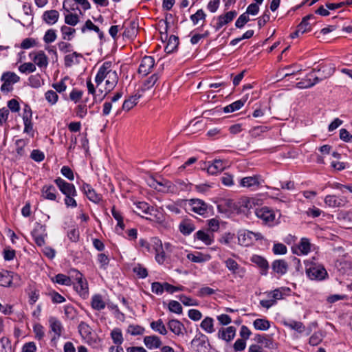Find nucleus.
Returning a JSON list of instances; mask_svg holds the SVG:
<instances>
[{
	"mask_svg": "<svg viewBox=\"0 0 352 352\" xmlns=\"http://www.w3.org/2000/svg\"><path fill=\"white\" fill-rule=\"evenodd\" d=\"M20 80V77L12 72H6L3 73L1 76V81L2 85L1 86V91L3 92H10L12 90L13 85Z\"/></svg>",
	"mask_w": 352,
	"mask_h": 352,
	"instance_id": "nucleus-3",
	"label": "nucleus"
},
{
	"mask_svg": "<svg viewBox=\"0 0 352 352\" xmlns=\"http://www.w3.org/2000/svg\"><path fill=\"white\" fill-rule=\"evenodd\" d=\"M168 309L170 311L177 314H182V307L180 303L176 300H170L169 302Z\"/></svg>",
	"mask_w": 352,
	"mask_h": 352,
	"instance_id": "nucleus-55",
	"label": "nucleus"
},
{
	"mask_svg": "<svg viewBox=\"0 0 352 352\" xmlns=\"http://www.w3.org/2000/svg\"><path fill=\"white\" fill-rule=\"evenodd\" d=\"M236 329L234 327L221 328L218 331V338L226 342L231 341L235 336Z\"/></svg>",
	"mask_w": 352,
	"mask_h": 352,
	"instance_id": "nucleus-25",
	"label": "nucleus"
},
{
	"mask_svg": "<svg viewBox=\"0 0 352 352\" xmlns=\"http://www.w3.org/2000/svg\"><path fill=\"white\" fill-rule=\"evenodd\" d=\"M239 184L241 187L256 190L262 186L261 178L258 176L245 177L240 179Z\"/></svg>",
	"mask_w": 352,
	"mask_h": 352,
	"instance_id": "nucleus-8",
	"label": "nucleus"
},
{
	"mask_svg": "<svg viewBox=\"0 0 352 352\" xmlns=\"http://www.w3.org/2000/svg\"><path fill=\"white\" fill-rule=\"evenodd\" d=\"M252 208L255 214L260 219H264V198L262 195H257L252 197Z\"/></svg>",
	"mask_w": 352,
	"mask_h": 352,
	"instance_id": "nucleus-11",
	"label": "nucleus"
},
{
	"mask_svg": "<svg viewBox=\"0 0 352 352\" xmlns=\"http://www.w3.org/2000/svg\"><path fill=\"white\" fill-rule=\"evenodd\" d=\"M29 56L35 66L37 65L41 70L47 67L49 58L43 50L31 52Z\"/></svg>",
	"mask_w": 352,
	"mask_h": 352,
	"instance_id": "nucleus-6",
	"label": "nucleus"
},
{
	"mask_svg": "<svg viewBox=\"0 0 352 352\" xmlns=\"http://www.w3.org/2000/svg\"><path fill=\"white\" fill-rule=\"evenodd\" d=\"M73 2L80 5L85 10H87L91 8V5L88 0H64L63 8H65L66 6H71Z\"/></svg>",
	"mask_w": 352,
	"mask_h": 352,
	"instance_id": "nucleus-46",
	"label": "nucleus"
},
{
	"mask_svg": "<svg viewBox=\"0 0 352 352\" xmlns=\"http://www.w3.org/2000/svg\"><path fill=\"white\" fill-rule=\"evenodd\" d=\"M274 254H285L287 253V247L280 243H275L272 248Z\"/></svg>",
	"mask_w": 352,
	"mask_h": 352,
	"instance_id": "nucleus-59",
	"label": "nucleus"
},
{
	"mask_svg": "<svg viewBox=\"0 0 352 352\" xmlns=\"http://www.w3.org/2000/svg\"><path fill=\"white\" fill-rule=\"evenodd\" d=\"M226 267L234 274L243 277L245 274V270L241 267L239 264L232 258H228L225 261Z\"/></svg>",
	"mask_w": 352,
	"mask_h": 352,
	"instance_id": "nucleus-19",
	"label": "nucleus"
},
{
	"mask_svg": "<svg viewBox=\"0 0 352 352\" xmlns=\"http://www.w3.org/2000/svg\"><path fill=\"white\" fill-rule=\"evenodd\" d=\"M284 325L290 328L291 329L295 330L298 333H302L305 331V327L301 322L295 320H287L284 321Z\"/></svg>",
	"mask_w": 352,
	"mask_h": 352,
	"instance_id": "nucleus-42",
	"label": "nucleus"
},
{
	"mask_svg": "<svg viewBox=\"0 0 352 352\" xmlns=\"http://www.w3.org/2000/svg\"><path fill=\"white\" fill-rule=\"evenodd\" d=\"M57 35L56 33V30L53 29H50L45 32L43 36V41L45 43H51L55 41Z\"/></svg>",
	"mask_w": 352,
	"mask_h": 352,
	"instance_id": "nucleus-54",
	"label": "nucleus"
},
{
	"mask_svg": "<svg viewBox=\"0 0 352 352\" xmlns=\"http://www.w3.org/2000/svg\"><path fill=\"white\" fill-rule=\"evenodd\" d=\"M150 327L152 330L159 333L161 335L164 336L167 334V329L161 319L151 322Z\"/></svg>",
	"mask_w": 352,
	"mask_h": 352,
	"instance_id": "nucleus-34",
	"label": "nucleus"
},
{
	"mask_svg": "<svg viewBox=\"0 0 352 352\" xmlns=\"http://www.w3.org/2000/svg\"><path fill=\"white\" fill-rule=\"evenodd\" d=\"M236 11H230L218 16L216 28L217 30L221 28L225 25L231 22L236 16Z\"/></svg>",
	"mask_w": 352,
	"mask_h": 352,
	"instance_id": "nucleus-21",
	"label": "nucleus"
},
{
	"mask_svg": "<svg viewBox=\"0 0 352 352\" xmlns=\"http://www.w3.org/2000/svg\"><path fill=\"white\" fill-rule=\"evenodd\" d=\"M157 184L156 190L162 192H173L175 191V186L173 184L164 178L160 177L157 179Z\"/></svg>",
	"mask_w": 352,
	"mask_h": 352,
	"instance_id": "nucleus-26",
	"label": "nucleus"
},
{
	"mask_svg": "<svg viewBox=\"0 0 352 352\" xmlns=\"http://www.w3.org/2000/svg\"><path fill=\"white\" fill-rule=\"evenodd\" d=\"M195 236L198 240L201 241L206 245H210L213 242L212 237L205 231L199 230L196 232Z\"/></svg>",
	"mask_w": 352,
	"mask_h": 352,
	"instance_id": "nucleus-45",
	"label": "nucleus"
},
{
	"mask_svg": "<svg viewBox=\"0 0 352 352\" xmlns=\"http://www.w3.org/2000/svg\"><path fill=\"white\" fill-rule=\"evenodd\" d=\"M140 98V95L139 94H135L130 96L128 99L124 101L122 109L126 111H129L138 104Z\"/></svg>",
	"mask_w": 352,
	"mask_h": 352,
	"instance_id": "nucleus-32",
	"label": "nucleus"
},
{
	"mask_svg": "<svg viewBox=\"0 0 352 352\" xmlns=\"http://www.w3.org/2000/svg\"><path fill=\"white\" fill-rule=\"evenodd\" d=\"M348 201L346 197H338L336 195H327L324 198V203L331 208L343 207L347 204Z\"/></svg>",
	"mask_w": 352,
	"mask_h": 352,
	"instance_id": "nucleus-14",
	"label": "nucleus"
},
{
	"mask_svg": "<svg viewBox=\"0 0 352 352\" xmlns=\"http://www.w3.org/2000/svg\"><path fill=\"white\" fill-rule=\"evenodd\" d=\"M179 39L178 37L175 35H171L168 41V43L165 47V51L167 53L173 52L178 46Z\"/></svg>",
	"mask_w": 352,
	"mask_h": 352,
	"instance_id": "nucleus-44",
	"label": "nucleus"
},
{
	"mask_svg": "<svg viewBox=\"0 0 352 352\" xmlns=\"http://www.w3.org/2000/svg\"><path fill=\"white\" fill-rule=\"evenodd\" d=\"M155 60L152 56H145L141 60L140 65L138 69V73L142 76H146L151 72L154 67Z\"/></svg>",
	"mask_w": 352,
	"mask_h": 352,
	"instance_id": "nucleus-12",
	"label": "nucleus"
},
{
	"mask_svg": "<svg viewBox=\"0 0 352 352\" xmlns=\"http://www.w3.org/2000/svg\"><path fill=\"white\" fill-rule=\"evenodd\" d=\"M272 268L276 274L283 276L287 272L288 264L284 259H277L272 263Z\"/></svg>",
	"mask_w": 352,
	"mask_h": 352,
	"instance_id": "nucleus-22",
	"label": "nucleus"
},
{
	"mask_svg": "<svg viewBox=\"0 0 352 352\" xmlns=\"http://www.w3.org/2000/svg\"><path fill=\"white\" fill-rule=\"evenodd\" d=\"M52 280L58 284L67 286L71 285L72 283L71 278L63 274H57L52 278Z\"/></svg>",
	"mask_w": 352,
	"mask_h": 352,
	"instance_id": "nucleus-47",
	"label": "nucleus"
},
{
	"mask_svg": "<svg viewBox=\"0 0 352 352\" xmlns=\"http://www.w3.org/2000/svg\"><path fill=\"white\" fill-rule=\"evenodd\" d=\"M187 258L192 262L201 263H205L210 260L211 256L209 254H204L199 252L195 253H189L186 256Z\"/></svg>",
	"mask_w": 352,
	"mask_h": 352,
	"instance_id": "nucleus-27",
	"label": "nucleus"
},
{
	"mask_svg": "<svg viewBox=\"0 0 352 352\" xmlns=\"http://www.w3.org/2000/svg\"><path fill=\"white\" fill-rule=\"evenodd\" d=\"M162 247V241L157 237H153L148 241L149 250H147V252L150 253L159 252Z\"/></svg>",
	"mask_w": 352,
	"mask_h": 352,
	"instance_id": "nucleus-40",
	"label": "nucleus"
},
{
	"mask_svg": "<svg viewBox=\"0 0 352 352\" xmlns=\"http://www.w3.org/2000/svg\"><path fill=\"white\" fill-rule=\"evenodd\" d=\"M111 338L116 345H122L124 338L121 329L119 328L113 329L111 332Z\"/></svg>",
	"mask_w": 352,
	"mask_h": 352,
	"instance_id": "nucleus-41",
	"label": "nucleus"
},
{
	"mask_svg": "<svg viewBox=\"0 0 352 352\" xmlns=\"http://www.w3.org/2000/svg\"><path fill=\"white\" fill-rule=\"evenodd\" d=\"M105 80V89L107 93L112 91L118 81V76L115 70L111 69V63L105 62L99 68L95 77L97 86Z\"/></svg>",
	"mask_w": 352,
	"mask_h": 352,
	"instance_id": "nucleus-1",
	"label": "nucleus"
},
{
	"mask_svg": "<svg viewBox=\"0 0 352 352\" xmlns=\"http://www.w3.org/2000/svg\"><path fill=\"white\" fill-rule=\"evenodd\" d=\"M81 190L89 201L95 204H98L102 200V195L98 194L89 184L83 183L81 186Z\"/></svg>",
	"mask_w": 352,
	"mask_h": 352,
	"instance_id": "nucleus-13",
	"label": "nucleus"
},
{
	"mask_svg": "<svg viewBox=\"0 0 352 352\" xmlns=\"http://www.w3.org/2000/svg\"><path fill=\"white\" fill-rule=\"evenodd\" d=\"M59 18V13L56 10L45 11L43 14V19L49 25L56 23Z\"/></svg>",
	"mask_w": 352,
	"mask_h": 352,
	"instance_id": "nucleus-29",
	"label": "nucleus"
},
{
	"mask_svg": "<svg viewBox=\"0 0 352 352\" xmlns=\"http://www.w3.org/2000/svg\"><path fill=\"white\" fill-rule=\"evenodd\" d=\"M311 250V243L307 238H302L296 248H293V253L298 255H307Z\"/></svg>",
	"mask_w": 352,
	"mask_h": 352,
	"instance_id": "nucleus-18",
	"label": "nucleus"
},
{
	"mask_svg": "<svg viewBox=\"0 0 352 352\" xmlns=\"http://www.w3.org/2000/svg\"><path fill=\"white\" fill-rule=\"evenodd\" d=\"M76 116L80 118H84L87 114V107L85 104H79L75 109Z\"/></svg>",
	"mask_w": 352,
	"mask_h": 352,
	"instance_id": "nucleus-60",
	"label": "nucleus"
},
{
	"mask_svg": "<svg viewBox=\"0 0 352 352\" xmlns=\"http://www.w3.org/2000/svg\"><path fill=\"white\" fill-rule=\"evenodd\" d=\"M224 169V164L220 160H214L207 167V171L210 175H215Z\"/></svg>",
	"mask_w": 352,
	"mask_h": 352,
	"instance_id": "nucleus-31",
	"label": "nucleus"
},
{
	"mask_svg": "<svg viewBox=\"0 0 352 352\" xmlns=\"http://www.w3.org/2000/svg\"><path fill=\"white\" fill-rule=\"evenodd\" d=\"M312 19H314V14H308L302 18L301 23L297 27L298 31L301 32V34L309 32L311 30V25L309 23V21Z\"/></svg>",
	"mask_w": 352,
	"mask_h": 352,
	"instance_id": "nucleus-30",
	"label": "nucleus"
},
{
	"mask_svg": "<svg viewBox=\"0 0 352 352\" xmlns=\"http://www.w3.org/2000/svg\"><path fill=\"white\" fill-rule=\"evenodd\" d=\"M65 22L67 25L75 26L79 22V17L76 14L68 13L65 16Z\"/></svg>",
	"mask_w": 352,
	"mask_h": 352,
	"instance_id": "nucleus-52",
	"label": "nucleus"
},
{
	"mask_svg": "<svg viewBox=\"0 0 352 352\" xmlns=\"http://www.w3.org/2000/svg\"><path fill=\"white\" fill-rule=\"evenodd\" d=\"M41 196L47 200L56 201L57 191L53 185H45L43 186L41 190Z\"/></svg>",
	"mask_w": 352,
	"mask_h": 352,
	"instance_id": "nucleus-23",
	"label": "nucleus"
},
{
	"mask_svg": "<svg viewBox=\"0 0 352 352\" xmlns=\"http://www.w3.org/2000/svg\"><path fill=\"white\" fill-rule=\"evenodd\" d=\"M206 337L201 334L195 337L191 342L192 346L197 352H207Z\"/></svg>",
	"mask_w": 352,
	"mask_h": 352,
	"instance_id": "nucleus-20",
	"label": "nucleus"
},
{
	"mask_svg": "<svg viewBox=\"0 0 352 352\" xmlns=\"http://www.w3.org/2000/svg\"><path fill=\"white\" fill-rule=\"evenodd\" d=\"M245 104V100H239L232 104H230L223 107V112L225 113H232L237 110H239Z\"/></svg>",
	"mask_w": 352,
	"mask_h": 352,
	"instance_id": "nucleus-43",
	"label": "nucleus"
},
{
	"mask_svg": "<svg viewBox=\"0 0 352 352\" xmlns=\"http://www.w3.org/2000/svg\"><path fill=\"white\" fill-rule=\"evenodd\" d=\"M54 183L60 191L65 195H77V191L73 184L67 182L61 177H58L54 180Z\"/></svg>",
	"mask_w": 352,
	"mask_h": 352,
	"instance_id": "nucleus-7",
	"label": "nucleus"
},
{
	"mask_svg": "<svg viewBox=\"0 0 352 352\" xmlns=\"http://www.w3.org/2000/svg\"><path fill=\"white\" fill-rule=\"evenodd\" d=\"M261 238V235L249 230H242L238 233V241L241 245L249 246L255 241Z\"/></svg>",
	"mask_w": 352,
	"mask_h": 352,
	"instance_id": "nucleus-5",
	"label": "nucleus"
},
{
	"mask_svg": "<svg viewBox=\"0 0 352 352\" xmlns=\"http://www.w3.org/2000/svg\"><path fill=\"white\" fill-rule=\"evenodd\" d=\"M201 328L207 333L214 332V320L210 317L205 318L201 322Z\"/></svg>",
	"mask_w": 352,
	"mask_h": 352,
	"instance_id": "nucleus-36",
	"label": "nucleus"
},
{
	"mask_svg": "<svg viewBox=\"0 0 352 352\" xmlns=\"http://www.w3.org/2000/svg\"><path fill=\"white\" fill-rule=\"evenodd\" d=\"M60 32L62 33L63 38L64 40L70 41L72 40L74 34H75L76 30L74 28L63 25L60 28Z\"/></svg>",
	"mask_w": 352,
	"mask_h": 352,
	"instance_id": "nucleus-48",
	"label": "nucleus"
},
{
	"mask_svg": "<svg viewBox=\"0 0 352 352\" xmlns=\"http://www.w3.org/2000/svg\"><path fill=\"white\" fill-rule=\"evenodd\" d=\"M169 329L175 335H180L182 333L184 325L177 320H170L168 323Z\"/></svg>",
	"mask_w": 352,
	"mask_h": 352,
	"instance_id": "nucleus-38",
	"label": "nucleus"
},
{
	"mask_svg": "<svg viewBox=\"0 0 352 352\" xmlns=\"http://www.w3.org/2000/svg\"><path fill=\"white\" fill-rule=\"evenodd\" d=\"M145 331V329L140 325L130 324L126 330V332L131 336L142 335Z\"/></svg>",
	"mask_w": 352,
	"mask_h": 352,
	"instance_id": "nucleus-49",
	"label": "nucleus"
},
{
	"mask_svg": "<svg viewBox=\"0 0 352 352\" xmlns=\"http://www.w3.org/2000/svg\"><path fill=\"white\" fill-rule=\"evenodd\" d=\"M111 213L113 218L118 221L117 226L116 228L117 232H122L124 228L122 214L119 211L116 210L114 206L111 209Z\"/></svg>",
	"mask_w": 352,
	"mask_h": 352,
	"instance_id": "nucleus-39",
	"label": "nucleus"
},
{
	"mask_svg": "<svg viewBox=\"0 0 352 352\" xmlns=\"http://www.w3.org/2000/svg\"><path fill=\"white\" fill-rule=\"evenodd\" d=\"M307 274L311 280H322L327 276V272L321 265H312L307 270Z\"/></svg>",
	"mask_w": 352,
	"mask_h": 352,
	"instance_id": "nucleus-9",
	"label": "nucleus"
},
{
	"mask_svg": "<svg viewBox=\"0 0 352 352\" xmlns=\"http://www.w3.org/2000/svg\"><path fill=\"white\" fill-rule=\"evenodd\" d=\"M22 118L23 122L31 121L32 119V111L30 107L25 104L23 109Z\"/></svg>",
	"mask_w": 352,
	"mask_h": 352,
	"instance_id": "nucleus-62",
	"label": "nucleus"
},
{
	"mask_svg": "<svg viewBox=\"0 0 352 352\" xmlns=\"http://www.w3.org/2000/svg\"><path fill=\"white\" fill-rule=\"evenodd\" d=\"M147 214H149V217H146V219L149 221L159 224H162L164 222V216L163 213L157 209H155L152 207Z\"/></svg>",
	"mask_w": 352,
	"mask_h": 352,
	"instance_id": "nucleus-28",
	"label": "nucleus"
},
{
	"mask_svg": "<svg viewBox=\"0 0 352 352\" xmlns=\"http://www.w3.org/2000/svg\"><path fill=\"white\" fill-rule=\"evenodd\" d=\"M32 235L36 245L43 246L45 244V238L47 236L46 227L37 223L32 232Z\"/></svg>",
	"mask_w": 352,
	"mask_h": 352,
	"instance_id": "nucleus-10",
	"label": "nucleus"
},
{
	"mask_svg": "<svg viewBox=\"0 0 352 352\" xmlns=\"http://www.w3.org/2000/svg\"><path fill=\"white\" fill-rule=\"evenodd\" d=\"M206 18V14L203 10H198L195 14L191 15L190 19L192 23L196 25L200 20H204Z\"/></svg>",
	"mask_w": 352,
	"mask_h": 352,
	"instance_id": "nucleus-63",
	"label": "nucleus"
},
{
	"mask_svg": "<svg viewBox=\"0 0 352 352\" xmlns=\"http://www.w3.org/2000/svg\"><path fill=\"white\" fill-rule=\"evenodd\" d=\"M33 331L35 335L36 339L41 340L45 336L44 327L41 324H35L33 326Z\"/></svg>",
	"mask_w": 352,
	"mask_h": 352,
	"instance_id": "nucleus-53",
	"label": "nucleus"
},
{
	"mask_svg": "<svg viewBox=\"0 0 352 352\" xmlns=\"http://www.w3.org/2000/svg\"><path fill=\"white\" fill-rule=\"evenodd\" d=\"M281 214L279 210L274 211L265 207V224L274 226L280 222Z\"/></svg>",
	"mask_w": 352,
	"mask_h": 352,
	"instance_id": "nucleus-15",
	"label": "nucleus"
},
{
	"mask_svg": "<svg viewBox=\"0 0 352 352\" xmlns=\"http://www.w3.org/2000/svg\"><path fill=\"white\" fill-rule=\"evenodd\" d=\"M12 282V273L7 270L0 272V285L3 287L10 286Z\"/></svg>",
	"mask_w": 352,
	"mask_h": 352,
	"instance_id": "nucleus-37",
	"label": "nucleus"
},
{
	"mask_svg": "<svg viewBox=\"0 0 352 352\" xmlns=\"http://www.w3.org/2000/svg\"><path fill=\"white\" fill-rule=\"evenodd\" d=\"M83 96V91L77 89H73L69 94V98L74 103H78Z\"/></svg>",
	"mask_w": 352,
	"mask_h": 352,
	"instance_id": "nucleus-56",
	"label": "nucleus"
},
{
	"mask_svg": "<svg viewBox=\"0 0 352 352\" xmlns=\"http://www.w3.org/2000/svg\"><path fill=\"white\" fill-rule=\"evenodd\" d=\"M74 272V279L76 281L74 285V289L82 298L86 299L89 296L88 283L81 273L78 271Z\"/></svg>",
	"mask_w": 352,
	"mask_h": 352,
	"instance_id": "nucleus-4",
	"label": "nucleus"
},
{
	"mask_svg": "<svg viewBox=\"0 0 352 352\" xmlns=\"http://www.w3.org/2000/svg\"><path fill=\"white\" fill-rule=\"evenodd\" d=\"M87 30H94L96 32H97L101 38L103 36L102 32L100 30L99 28L96 25H95L91 20L88 19L86 22L85 25L82 28L81 31L82 32H85Z\"/></svg>",
	"mask_w": 352,
	"mask_h": 352,
	"instance_id": "nucleus-50",
	"label": "nucleus"
},
{
	"mask_svg": "<svg viewBox=\"0 0 352 352\" xmlns=\"http://www.w3.org/2000/svg\"><path fill=\"white\" fill-rule=\"evenodd\" d=\"M81 55L76 52L67 54L64 58L65 65L67 67H70L74 63V59L80 57Z\"/></svg>",
	"mask_w": 352,
	"mask_h": 352,
	"instance_id": "nucleus-58",
	"label": "nucleus"
},
{
	"mask_svg": "<svg viewBox=\"0 0 352 352\" xmlns=\"http://www.w3.org/2000/svg\"><path fill=\"white\" fill-rule=\"evenodd\" d=\"M45 96L46 100L51 104H55L58 101V96L55 91L49 90L45 93Z\"/></svg>",
	"mask_w": 352,
	"mask_h": 352,
	"instance_id": "nucleus-57",
	"label": "nucleus"
},
{
	"mask_svg": "<svg viewBox=\"0 0 352 352\" xmlns=\"http://www.w3.org/2000/svg\"><path fill=\"white\" fill-rule=\"evenodd\" d=\"M179 229L183 234L189 235L195 230V226L191 221L184 220L180 223Z\"/></svg>",
	"mask_w": 352,
	"mask_h": 352,
	"instance_id": "nucleus-33",
	"label": "nucleus"
},
{
	"mask_svg": "<svg viewBox=\"0 0 352 352\" xmlns=\"http://www.w3.org/2000/svg\"><path fill=\"white\" fill-rule=\"evenodd\" d=\"M36 69V67L34 63H25L21 65L19 67V70L21 73H32L34 72Z\"/></svg>",
	"mask_w": 352,
	"mask_h": 352,
	"instance_id": "nucleus-51",
	"label": "nucleus"
},
{
	"mask_svg": "<svg viewBox=\"0 0 352 352\" xmlns=\"http://www.w3.org/2000/svg\"><path fill=\"white\" fill-rule=\"evenodd\" d=\"M106 304L101 295L96 294L91 298V307L94 309L100 311L105 308Z\"/></svg>",
	"mask_w": 352,
	"mask_h": 352,
	"instance_id": "nucleus-35",
	"label": "nucleus"
},
{
	"mask_svg": "<svg viewBox=\"0 0 352 352\" xmlns=\"http://www.w3.org/2000/svg\"><path fill=\"white\" fill-rule=\"evenodd\" d=\"M283 291L285 289H276L267 294V299L265 300V308L269 309L270 307L274 305L277 300L283 298Z\"/></svg>",
	"mask_w": 352,
	"mask_h": 352,
	"instance_id": "nucleus-16",
	"label": "nucleus"
},
{
	"mask_svg": "<svg viewBox=\"0 0 352 352\" xmlns=\"http://www.w3.org/2000/svg\"><path fill=\"white\" fill-rule=\"evenodd\" d=\"M49 325L51 331L54 333L53 339L59 338L64 329L61 322L56 318L51 316L49 318Z\"/></svg>",
	"mask_w": 352,
	"mask_h": 352,
	"instance_id": "nucleus-17",
	"label": "nucleus"
},
{
	"mask_svg": "<svg viewBox=\"0 0 352 352\" xmlns=\"http://www.w3.org/2000/svg\"><path fill=\"white\" fill-rule=\"evenodd\" d=\"M179 300L185 306H197L199 305V302L197 300L185 295H181Z\"/></svg>",
	"mask_w": 352,
	"mask_h": 352,
	"instance_id": "nucleus-61",
	"label": "nucleus"
},
{
	"mask_svg": "<svg viewBox=\"0 0 352 352\" xmlns=\"http://www.w3.org/2000/svg\"><path fill=\"white\" fill-rule=\"evenodd\" d=\"M143 342L146 348L150 350L158 349L162 344L160 338L155 335L145 336Z\"/></svg>",
	"mask_w": 352,
	"mask_h": 352,
	"instance_id": "nucleus-24",
	"label": "nucleus"
},
{
	"mask_svg": "<svg viewBox=\"0 0 352 352\" xmlns=\"http://www.w3.org/2000/svg\"><path fill=\"white\" fill-rule=\"evenodd\" d=\"M338 219L352 222V210L340 211L338 213Z\"/></svg>",
	"mask_w": 352,
	"mask_h": 352,
	"instance_id": "nucleus-64",
	"label": "nucleus"
},
{
	"mask_svg": "<svg viewBox=\"0 0 352 352\" xmlns=\"http://www.w3.org/2000/svg\"><path fill=\"white\" fill-rule=\"evenodd\" d=\"M188 210L201 216H207L212 211V206L199 199L190 200Z\"/></svg>",
	"mask_w": 352,
	"mask_h": 352,
	"instance_id": "nucleus-2",
	"label": "nucleus"
}]
</instances>
